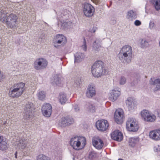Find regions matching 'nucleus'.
<instances>
[{"label":"nucleus","mask_w":160,"mask_h":160,"mask_svg":"<svg viewBox=\"0 0 160 160\" xmlns=\"http://www.w3.org/2000/svg\"><path fill=\"white\" fill-rule=\"evenodd\" d=\"M92 72L95 77L98 78L107 74L108 72L105 69L103 62L98 61L95 62L92 66Z\"/></svg>","instance_id":"obj_1"},{"label":"nucleus","mask_w":160,"mask_h":160,"mask_svg":"<svg viewBox=\"0 0 160 160\" xmlns=\"http://www.w3.org/2000/svg\"><path fill=\"white\" fill-rule=\"evenodd\" d=\"M14 138H13L12 142L14 143L15 145L17 146V149L22 150L23 152L26 153V154L28 155L30 152L31 147L27 144L26 141L16 136Z\"/></svg>","instance_id":"obj_2"},{"label":"nucleus","mask_w":160,"mask_h":160,"mask_svg":"<svg viewBox=\"0 0 160 160\" xmlns=\"http://www.w3.org/2000/svg\"><path fill=\"white\" fill-rule=\"evenodd\" d=\"M70 144L73 149L78 150L83 147L86 145V138L83 137H75L71 139Z\"/></svg>","instance_id":"obj_3"},{"label":"nucleus","mask_w":160,"mask_h":160,"mask_svg":"<svg viewBox=\"0 0 160 160\" xmlns=\"http://www.w3.org/2000/svg\"><path fill=\"white\" fill-rule=\"evenodd\" d=\"M25 84L22 82L15 83L12 86L11 97L18 98L20 96L25 90Z\"/></svg>","instance_id":"obj_4"},{"label":"nucleus","mask_w":160,"mask_h":160,"mask_svg":"<svg viewBox=\"0 0 160 160\" xmlns=\"http://www.w3.org/2000/svg\"><path fill=\"white\" fill-rule=\"evenodd\" d=\"M66 42V38L61 34L57 35L53 39L54 46L57 48L63 46Z\"/></svg>","instance_id":"obj_5"},{"label":"nucleus","mask_w":160,"mask_h":160,"mask_svg":"<svg viewBox=\"0 0 160 160\" xmlns=\"http://www.w3.org/2000/svg\"><path fill=\"white\" fill-rule=\"evenodd\" d=\"M126 128L130 132H135L138 130L139 126L136 120L133 118H129L126 122Z\"/></svg>","instance_id":"obj_6"},{"label":"nucleus","mask_w":160,"mask_h":160,"mask_svg":"<svg viewBox=\"0 0 160 160\" xmlns=\"http://www.w3.org/2000/svg\"><path fill=\"white\" fill-rule=\"evenodd\" d=\"M82 9L84 15L88 18L92 16L95 11L94 7L91 4L85 3L82 5Z\"/></svg>","instance_id":"obj_7"},{"label":"nucleus","mask_w":160,"mask_h":160,"mask_svg":"<svg viewBox=\"0 0 160 160\" xmlns=\"http://www.w3.org/2000/svg\"><path fill=\"white\" fill-rule=\"evenodd\" d=\"M33 104L31 102H28L25 105L23 115L25 119H28L32 118V111L33 109Z\"/></svg>","instance_id":"obj_8"},{"label":"nucleus","mask_w":160,"mask_h":160,"mask_svg":"<svg viewBox=\"0 0 160 160\" xmlns=\"http://www.w3.org/2000/svg\"><path fill=\"white\" fill-rule=\"evenodd\" d=\"M47 61L45 59L39 58L34 62V66L36 69L40 70L45 68L47 67Z\"/></svg>","instance_id":"obj_9"},{"label":"nucleus","mask_w":160,"mask_h":160,"mask_svg":"<svg viewBox=\"0 0 160 160\" xmlns=\"http://www.w3.org/2000/svg\"><path fill=\"white\" fill-rule=\"evenodd\" d=\"M132 53H119L117 55L118 59L122 62H125L127 63L131 62L132 58Z\"/></svg>","instance_id":"obj_10"},{"label":"nucleus","mask_w":160,"mask_h":160,"mask_svg":"<svg viewBox=\"0 0 160 160\" xmlns=\"http://www.w3.org/2000/svg\"><path fill=\"white\" fill-rule=\"evenodd\" d=\"M96 126L99 131H104L106 130L109 126V124L107 120H100L96 122Z\"/></svg>","instance_id":"obj_11"},{"label":"nucleus","mask_w":160,"mask_h":160,"mask_svg":"<svg viewBox=\"0 0 160 160\" xmlns=\"http://www.w3.org/2000/svg\"><path fill=\"white\" fill-rule=\"evenodd\" d=\"M114 116L115 120L117 123L120 124L123 122L124 114L122 109H118L116 110L114 113Z\"/></svg>","instance_id":"obj_12"},{"label":"nucleus","mask_w":160,"mask_h":160,"mask_svg":"<svg viewBox=\"0 0 160 160\" xmlns=\"http://www.w3.org/2000/svg\"><path fill=\"white\" fill-rule=\"evenodd\" d=\"M92 142L93 146L98 150L102 149L104 145L103 141L97 136L93 137L92 139Z\"/></svg>","instance_id":"obj_13"},{"label":"nucleus","mask_w":160,"mask_h":160,"mask_svg":"<svg viewBox=\"0 0 160 160\" xmlns=\"http://www.w3.org/2000/svg\"><path fill=\"white\" fill-rule=\"evenodd\" d=\"M42 111L44 116L47 117H50L52 111L51 105L49 103H45L42 107Z\"/></svg>","instance_id":"obj_14"},{"label":"nucleus","mask_w":160,"mask_h":160,"mask_svg":"<svg viewBox=\"0 0 160 160\" xmlns=\"http://www.w3.org/2000/svg\"><path fill=\"white\" fill-rule=\"evenodd\" d=\"M86 95L87 97L91 98L96 95L95 87L94 85L89 84L88 87L86 91Z\"/></svg>","instance_id":"obj_15"},{"label":"nucleus","mask_w":160,"mask_h":160,"mask_svg":"<svg viewBox=\"0 0 160 160\" xmlns=\"http://www.w3.org/2000/svg\"><path fill=\"white\" fill-rule=\"evenodd\" d=\"M125 103L129 110L134 109L135 106L137 105L135 99L132 97L128 98L126 100Z\"/></svg>","instance_id":"obj_16"},{"label":"nucleus","mask_w":160,"mask_h":160,"mask_svg":"<svg viewBox=\"0 0 160 160\" xmlns=\"http://www.w3.org/2000/svg\"><path fill=\"white\" fill-rule=\"evenodd\" d=\"M111 137L112 139L118 141H120L123 138L122 133L118 130L114 131L112 133Z\"/></svg>","instance_id":"obj_17"},{"label":"nucleus","mask_w":160,"mask_h":160,"mask_svg":"<svg viewBox=\"0 0 160 160\" xmlns=\"http://www.w3.org/2000/svg\"><path fill=\"white\" fill-rule=\"evenodd\" d=\"M121 94L120 91L119 90H112L109 96V99L111 101L114 102L118 99Z\"/></svg>","instance_id":"obj_18"},{"label":"nucleus","mask_w":160,"mask_h":160,"mask_svg":"<svg viewBox=\"0 0 160 160\" xmlns=\"http://www.w3.org/2000/svg\"><path fill=\"white\" fill-rule=\"evenodd\" d=\"M150 82L152 86V89L154 91L160 90V79H157L152 81L151 78Z\"/></svg>","instance_id":"obj_19"},{"label":"nucleus","mask_w":160,"mask_h":160,"mask_svg":"<svg viewBox=\"0 0 160 160\" xmlns=\"http://www.w3.org/2000/svg\"><path fill=\"white\" fill-rule=\"evenodd\" d=\"M8 141L6 138L2 136H0V150L4 151L8 148Z\"/></svg>","instance_id":"obj_20"},{"label":"nucleus","mask_w":160,"mask_h":160,"mask_svg":"<svg viewBox=\"0 0 160 160\" xmlns=\"http://www.w3.org/2000/svg\"><path fill=\"white\" fill-rule=\"evenodd\" d=\"M150 138L155 140H158L160 139V130H155L151 131L149 132Z\"/></svg>","instance_id":"obj_21"},{"label":"nucleus","mask_w":160,"mask_h":160,"mask_svg":"<svg viewBox=\"0 0 160 160\" xmlns=\"http://www.w3.org/2000/svg\"><path fill=\"white\" fill-rule=\"evenodd\" d=\"M69 11L67 10H65L62 11L61 12H58V16L57 17V19L58 20H60L62 18L64 19H66L68 17L69 15Z\"/></svg>","instance_id":"obj_22"},{"label":"nucleus","mask_w":160,"mask_h":160,"mask_svg":"<svg viewBox=\"0 0 160 160\" xmlns=\"http://www.w3.org/2000/svg\"><path fill=\"white\" fill-rule=\"evenodd\" d=\"M83 53L80 52H77L74 55V62L78 63L82 61L84 58Z\"/></svg>","instance_id":"obj_23"},{"label":"nucleus","mask_w":160,"mask_h":160,"mask_svg":"<svg viewBox=\"0 0 160 160\" xmlns=\"http://www.w3.org/2000/svg\"><path fill=\"white\" fill-rule=\"evenodd\" d=\"M126 18L129 21H132L137 18L135 12L132 10L129 11L127 13Z\"/></svg>","instance_id":"obj_24"},{"label":"nucleus","mask_w":160,"mask_h":160,"mask_svg":"<svg viewBox=\"0 0 160 160\" xmlns=\"http://www.w3.org/2000/svg\"><path fill=\"white\" fill-rule=\"evenodd\" d=\"M101 40L99 39H96L92 44V49L95 51H98L101 47Z\"/></svg>","instance_id":"obj_25"},{"label":"nucleus","mask_w":160,"mask_h":160,"mask_svg":"<svg viewBox=\"0 0 160 160\" xmlns=\"http://www.w3.org/2000/svg\"><path fill=\"white\" fill-rule=\"evenodd\" d=\"M59 100L62 104H64L68 100L66 94L64 92H61L59 94Z\"/></svg>","instance_id":"obj_26"},{"label":"nucleus","mask_w":160,"mask_h":160,"mask_svg":"<svg viewBox=\"0 0 160 160\" xmlns=\"http://www.w3.org/2000/svg\"><path fill=\"white\" fill-rule=\"evenodd\" d=\"M151 113V112L145 109L142 110L141 113L142 119L145 121L147 122Z\"/></svg>","instance_id":"obj_27"},{"label":"nucleus","mask_w":160,"mask_h":160,"mask_svg":"<svg viewBox=\"0 0 160 160\" xmlns=\"http://www.w3.org/2000/svg\"><path fill=\"white\" fill-rule=\"evenodd\" d=\"M60 22L61 28L63 29L68 28L72 25V22L71 21L66 22L62 19L59 20Z\"/></svg>","instance_id":"obj_28"},{"label":"nucleus","mask_w":160,"mask_h":160,"mask_svg":"<svg viewBox=\"0 0 160 160\" xmlns=\"http://www.w3.org/2000/svg\"><path fill=\"white\" fill-rule=\"evenodd\" d=\"M38 99L43 101L45 99L46 93L45 92L41 90H38L37 91L36 95Z\"/></svg>","instance_id":"obj_29"},{"label":"nucleus","mask_w":160,"mask_h":160,"mask_svg":"<svg viewBox=\"0 0 160 160\" xmlns=\"http://www.w3.org/2000/svg\"><path fill=\"white\" fill-rule=\"evenodd\" d=\"M132 48L128 45H126L122 48L119 53H132Z\"/></svg>","instance_id":"obj_30"},{"label":"nucleus","mask_w":160,"mask_h":160,"mask_svg":"<svg viewBox=\"0 0 160 160\" xmlns=\"http://www.w3.org/2000/svg\"><path fill=\"white\" fill-rule=\"evenodd\" d=\"M51 83L54 85H58L61 82V79L59 76L57 75H55L51 80Z\"/></svg>","instance_id":"obj_31"},{"label":"nucleus","mask_w":160,"mask_h":160,"mask_svg":"<svg viewBox=\"0 0 160 160\" xmlns=\"http://www.w3.org/2000/svg\"><path fill=\"white\" fill-rule=\"evenodd\" d=\"M85 107L87 110L93 113L95 111V107L93 104L88 103L86 105Z\"/></svg>","instance_id":"obj_32"},{"label":"nucleus","mask_w":160,"mask_h":160,"mask_svg":"<svg viewBox=\"0 0 160 160\" xmlns=\"http://www.w3.org/2000/svg\"><path fill=\"white\" fill-rule=\"evenodd\" d=\"M150 2L154 6L156 10L160 9V0H150Z\"/></svg>","instance_id":"obj_33"},{"label":"nucleus","mask_w":160,"mask_h":160,"mask_svg":"<svg viewBox=\"0 0 160 160\" xmlns=\"http://www.w3.org/2000/svg\"><path fill=\"white\" fill-rule=\"evenodd\" d=\"M66 117H62L59 121L58 124L62 127H65L67 126Z\"/></svg>","instance_id":"obj_34"},{"label":"nucleus","mask_w":160,"mask_h":160,"mask_svg":"<svg viewBox=\"0 0 160 160\" xmlns=\"http://www.w3.org/2000/svg\"><path fill=\"white\" fill-rule=\"evenodd\" d=\"M139 140L138 138H131L129 139V145L132 147L135 146V144L138 142Z\"/></svg>","instance_id":"obj_35"},{"label":"nucleus","mask_w":160,"mask_h":160,"mask_svg":"<svg viewBox=\"0 0 160 160\" xmlns=\"http://www.w3.org/2000/svg\"><path fill=\"white\" fill-rule=\"evenodd\" d=\"M17 17L16 16L13 14H11V24L12 25V27L15 26L16 22L17 21Z\"/></svg>","instance_id":"obj_36"},{"label":"nucleus","mask_w":160,"mask_h":160,"mask_svg":"<svg viewBox=\"0 0 160 160\" xmlns=\"http://www.w3.org/2000/svg\"><path fill=\"white\" fill-rule=\"evenodd\" d=\"M140 46L142 48L148 47L149 46L148 41L145 39H142L140 43Z\"/></svg>","instance_id":"obj_37"},{"label":"nucleus","mask_w":160,"mask_h":160,"mask_svg":"<svg viewBox=\"0 0 160 160\" xmlns=\"http://www.w3.org/2000/svg\"><path fill=\"white\" fill-rule=\"evenodd\" d=\"M148 119L147 122H153L156 120V117L154 114L151 112Z\"/></svg>","instance_id":"obj_38"},{"label":"nucleus","mask_w":160,"mask_h":160,"mask_svg":"<svg viewBox=\"0 0 160 160\" xmlns=\"http://www.w3.org/2000/svg\"><path fill=\"white\" fill-rule=\"evenodd\" d=\"M119 84L120 85H123L126 82V78L123 76H121L118 80Z\"/></svg>","instance_id":"obj_39"},{"label":"nucleus","mask_w":160,"mask_h":160,"mask_svg":"<svg viewBox=\"0 0 160 160\" xmlns=\"http://www.w3.org/2000/svg\"><path fill=\"white\" fill-rule=\"evenodd\" d=\"M66 118V121L67 122L68 125H69L71 124H72L74 122V119L68 116H67Z\"/></svg>","instance_id":"obj_40"},{"label":"nucleus","mask_w":160,"mask_h":160,"mask_svg":"<svg viewBox=\"0 0 160 160\" xmlns=\"http://www.w3.org/2000/svg\"><path fill=\"white\" fill-rule=\"evenodd\" d=\"M96 157V153L94 152H90L89 155V158L91 159L94 158Z\"/></svg>","instance_id":"obj_41"},{"label":"nucleus","mask_w":160,"mask_h":160,"mask_svg":"<svg viewBox=\"0 0 160 160\" xmlns=\"http://www.w3.org/2000/svg\"><path fill=\"white\" fill-rule=\"evenodd\" d=\"M81 82V79L80 78H78L75 80L74 83V86L75 87H78L79 86Z\"/></svg>","instance_id":"obj_42"},{"label":"nucleus","mask_w":160,"mask_h":160,"mask_svg":"<svg viewBox=\"0 0 160 160\" xmlns=\"http://www.w3.org/2000/svg\"><path fill=\"white\" fill-rule=\"evenodd\" d=\"M82 48L85 51H86L87 49V46L86 45V42L85 38L83 39L82 44L81 45Z\"/></svg>","instance_id":"obj_43"},{"label":"nucleus","mask_w":160,"mask_h":160,"mask_svg":"<svg viewBox=\"0 0 160 160\" xmlns=\"http://www.w3.org/2000/svg\"><path fill=\"white\" fill-rule=\"evenodd\" d=\"M149 28L151 30L155 29V25L153 21H150L149 23Z\"/></svg>","instance_id":"obj_44"},{"label":"nucleus","mask_w":160,"mask_h":160,"mask_svg":"<svg viewBox=\"0 0 160 160\" xmlns=\"http://www.w3.org/2000/svg\"><path fill=\"white\" fill-rule=\"evenodd\" d=\"M139 79L140 76L139 75H136V76H135L133 80L134 84L137 83L139 81Z\"/></svg>","instance_id":"obj_45"},{"label":"nucleus","mask_w":160,"mask_h":160,"mask_svg":"<svg viewBox=\"0 0 160 160\" xmlns=\"http://www.w3.org/2000/svg\"><path fill=\"white\" fill-rule=\"evenodd\" d=\"M154 150L155 152H160V146L158 145H156L154 147Z\"/></svg>","instance_id":"obj_46"},{"label":"nucleus","mask_w":160,"mask_h":160,"mask_svg":"<svg viewBox=\"0 0 160 160\" xmlns=\"http://www.w3.org/2000/svg\"><path fill=\"white\" fill-rule=\"evenodd\" d=\"M72 110H73L75 112H78L79 111L80 108L77 105H75L72 108Z\"/></svg>","instance_id":"obj_47"},{"label":"nucleus","mask_w":160,"mask_h":160,"mask_svg":"<svg viewBox=\"0 0 160 160\" xmlns=\"http://www.w3.org/2000/svg\"><path fill=\"white\" fill-rule=\"evenodd\" d=\"M134 24L136 26H139L141 25V22L139 20H136L134 22Z\"/></svg>","instance_id":"obj_48"},{"label":"nucleus","mask_w":160,"mask_h":160,"mask_svg":"<svg viewBox=\"0 0 160 160\" xmlns=\"http://www.w3.org/2000/svg\"><path fill=\"white\" fill-rule=\"evenodd\" d=\"M101 0H91V1L96 5H98L100 3Z\"/></svg>","instance_id":"obj_49"},{"label":"nucleus","mask_w":160,"mask_h":160,"mask_svg":"<svg viewBox=\"0 0 160 160\" xmlns=\"http://www.w3.org/2000/svg\"><path fill=\"white\" fill-rule=\"evenodd\" d=\"M97 30V28L96 27H93V28L91 30L90 32H91L94 33Z\"/></svg>","instance_id":"obj_50"},{"label":"nucleus","mask_w":160,"mask_h":160,"mask_svg":"<svg viewBox=\"0 0 160 160\" xmlns=\"http://www.w3.org/2000/svg\"><path fill=\"white\" fill-rule=\"evenodd\" d=\"M17 152H16L15 153V157L16 158H17Z\"/></svg>","instance_id":"obj_51"},{"label":"nucleus","mask_w":160,"mask_h":160,"mask_svg":"<svg viewBox=\"0 0 160 160\" xmlns=\"http://www.w3.org/2000/svg\"><path fill=\"white\" fill-rule=\"evenodd\" d=\"M3 160H9L7 158H5L3 159Z\"/></svg>","instance_id":"obj_52"},{"label":"nucleus","mask_w":160,"mask_h":160,"mask_svg":"<svg viewBox=\"0 0 160 160\" xmlns=\"http://www.w3.org/2000/svg\"><path fill=\"white\" fill-rule=\"evenodd\" d=\"M118 160H122V159H120V158H119V159H118Z\"/></svg>","instance_id":"obj_53"},{"label":"nucleus","mask_w":160,"mask_h":160,"mask_svg":"<svg viewBox=\"0 0 160 160\" xmlns=\"http://www.w3.org/2000/svg\"><path fill=\"white\" fill-rule=\"evenodd\" d=\"M159 46H160V42H159Z\"/></svg>","instance_id":"obj_54"}]
</instances>
